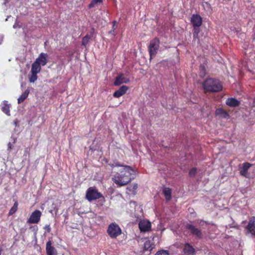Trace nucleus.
<instances>
[{
  "mask_svg": "<svg viewBox=\"0 0 255 255\" xmlns=\"http://www.w3.org/2000/svg\"><path fill=\"white\" fill-rule=\"evenodd\" d=\"M107 233L112 239H115L122 234V230L116 223L110 224L107 229Z\"/></svg>",
  "mask_w": 255,
  "mask_h": 255,
  "instance_id": "20e7f679",
  "label": "nucleus"
},
{
  "mask_svg": "<svg viewBox=\"0 0 255 255\" xmlns=\"http://www.w3.org/2000/svg\"><path fill=\"white\" fill-rule=\"evenodd\" d=\"M251 166L252 164L249 162L243 163L240 169V174L246 177H248V170Z\"/></svg>",
  "mask_w": 255,
  "mask_h": 255,
  "instance_id": "ddd939ff",
  "label": "nucleus"
},
{
  "mask_svg": "<svg viewBox=\"0 0 255 255\" xmlns=\"http://www.w3.org/2000/svg\"><path fill=\"white\" fill-rule=\"evenodd\" d=\"M9 108L10 105L7 104V101H4L2 103L1 109L2 111L8 116L10 115Z\"/></svg>",
  "mask_w": 255,
  "mask_h": 255,
  "instance_id": "412c9836",
  "label": "nucleus"
},
{
  "mask_svg": "<svg viewBox=\"0 0 255 255\" xmlns=\"http://www.w3.org/2000/svg\"><path fill=\"white\" fill-rule=\"evenodd\" d=\"M159 47V41L157 39H154L151 40L148 46V50L150 54V61L151 60L152 57L155 56Z\"/></svg>",
  "mask_w": 255,
  "mask_h": 255,
  "instance_id": "39448f33",
  "label": "nucleus"
},
{
  "mask_svg": "<svg viewBox=\"0 0 255 255\" xmlns=\"http://www.w3.org/2000/svg\"><path fill=\"white\" fill-rule=\"evenodd\" d=\"M191 21L194 27H198L202 23V17L198 14H193L191 18Z\"/></svg>",
  "mask_w": 255,
  "mask_h": 255,
  "instance_id": "1a4fd4ad",
  "label": "nucleus"
},
{
  "mask_svg": "<svg viewBox=\"0 0 255 255\" xmlns=\"http://www.w3.org/2000/svg\"><path fill=\"white\" fill-rule=\"evenodd\" d=\"M183 252L185 255H193L194 254L195 250L192 246L186 243L183 248Z\"/></svg>",
  "mask_w": 255,
  "mask_h": 255,
  "instance_id": "2eb2a0df",
  "label": "nucleus"
},
{
  "mask_svg": "<svg viewBox=\"0 0 255 255\" xmlns=\"http://www.w3.org/2000/svg\"><path fill=\"white\" fill-rule=\"evenodd\" d=\"M226 104L231 107H235L239 105L240 102L233 98H228L226 102Z\"/></svg>",
  "mask_w": 255,
  "mask_h": 255,
  "instance_id": "a211bd4d",
  "label": "nucleus"
},
{
  "mask_svg": "<svg viewBox=\"0 0 255 255\" xmlns=\"http://www.w3.org/2000/svg\"><path fill=\"white\" fill-rule=\"evenodd\" d=\"M139 228L141 232H148L151 230V223L147 220H141L138 223Z\"/></svg>",
  "mask_w": 255,
  "mask_h": 255,
  "instance_id": "0eeeda50",
  "label": "nucleus"
},
{
  "mask_svg": "<svg viewBox=\"0 0 255 255\" xmlns=\"http://www.w3.org/2000/svg\"><path fill=\"white\" fill-rule=\"evenodd\" d=\"M128 90V87L127 86H122L114 93L113 96L116 98H119L124 95Z\"/></svg>",
  "mask_w": 255,
  "mask_h": 255,
  "instance_id": "4468645a",
  "label": "nucleus"
},
{
  "mask_svg": "<svg viewBox=\"0 0 255 255\" xmlns=\"http://www.w3.org/2000/svg\"><path fill=\"white\" fill-rule=\"evenodd\" d=\"M155 255H169V253L166 250H161L157 252Z\"/></svg>",
  "mask_w": 255,
  "mask_h": 255,
  "instance_id": "c85d7f7f",
  "label": "nucleus"
},
{
  "mask_svg": "<svg viewBox=\"0 0 255 255\" xmlns=\"http://www.w3.org/2000/svg\"><path fill=\"white\" fill-rule=\"evenodd\" d=\"M196 168H193L190 170L189 174L190 177H194L196 173Z\"/></svg>",
  "mask_w": 255,
  "mask_h": 255,
  "instance_id": "c756f323",
  "label": "nucleus"
},
{
  "mask_svg": "<svg viewBox=\"0 0 255 255\" xmlns=\"http://www.w3.org/2000/svg\"><path fill=\"white\" fill-rule=\"evenodd\" d=\"M41 212L38 210H35L32 212L27 220V222L29 224H36L38 223L41 216Z\"/></svg>",
  "mask_w": 255,
  "mask_h": 255,
  "instance_id": "423d86ee",
  "label": "nucleus"
},
{
  "mask_svg": "<svg viewBox=\"0 0 255 255\" xmlns=\"http://www.w3.org/2000/svg\"><path fill=\"white\" fill-rule=\"evenodd\" d=\"M248 231L255 236V217H252L249 222L248 225L246 227Z\"/></svg>",
  "mask_w": 255,
  "mask_h": 255,
  "instance_id": "9d476101",
  "label": "nucleus"
},
{
  "mask_svg": "<svg viewBox=\"0 0 255 255\" xmlns=\"http://www.w3.org/2000/svg\"><path fill=\"white\" fill-rule=\"evenodd\" d=\"M163 192L166 199L169 201L171 198V190L169 188H165L163 190Z\"/></svg>",
  "mask_w": 255,
  "mask_h": 255,
  "instance_id": "4be33fe9",
  "label": "nucleus"
},
{
  "mask_svg": "<svg viewBox=\"0 0 255 255\" xmlns=\"http://www.w3.org/2000/svg\"><path fill=\"white\" fill-rule=\"evenodd\" d=\"M115 24H116V22H115V21H114V24H113V26H114H114L115 25Z\"/></svg>",
  "mask_w": 255,
  "mask_h": 255,
  "instance_id": "e433bc0d",
  "label": "nucleus"
},
{
  "mask_svg": "<svg viewBox=\"0 0 255 255\" xmlns=\"http://www.w3.org/2000/svg\"><path fill=\"white\" fill-rule=\"evenodd\" d=\"M129 82V79L126 77L124 74H121L117 77L114 85L115 86H119L123 83H128Z\"/></svg>",
  "mask_w": 255,
  "mask_h": 255,
  "instance_id": "f8f14e48",
  "label": "nucleus"
},
{
  "mask_svg": "<svg viewBox=\"0 0 255 255\" xmlns=\"http://www.w3.org/2000/svg\"><path fill=\"white\" fill-rule=\"evenodd\" d=\"M137 185L134 184L133 186L128 187L127 188V190H128L130 191H131L133 193L135 191V190L137 189Z\"/></svg>",
  "mask_w": 255,
  "mask_h": 255,
  "instance_id": "cd10ccee",
  "label": "nucleus"
},
{
  "mask_svg": "<svg viewBox=\"0 0 255 255\" xmlns=\"http://www.w3.org/2000/svg\"><path fill=\"white\" fill-rule=\"evenodd\" d=\"M18 203L16 202L14 203L13 206L11 208L9 212V215H11L14 214L17 210Z\"/></svg>",
  "mask_w": 255,
  "mask_h": 255,
  "instance_id": "393cba45",
  "label": "nucleus"
},
{
  "mask_svg": "<svg viewBox=\"0 0 255 255\" xmlns=\"http://www.w3.org/2000/svg\"><path fill=\"white\" fill-rule=\"evenodd\" d=\"M29 92L30 90L29 89V88H27L18 98V103L19 104L23 102L27 98Z\"/></svg>",
  "mask_w": 255,
  "mask_h": 255,
  "instance_id": "aec40b11",
  "label": "nucleus"
},
{
  "mask_svg": "<svg viewBox=\"0 0 255 255\" xmlns=\"http://www.w3.org/2000/svg\"><path fill=\"white\" fill-rule=\"evenodd\" d=\"M115 167H119L112 178L118 186L126 185L135 178L136 171L131 167L120 164H116Z\"/></svg>",
  "mask_w": 255,
  "mask_h": 255,
  "instance_id": "f257e3e1",
  "label": "nucleus"
},
{
  "mask_svg": "<svg viewBox=\"0 0 255 255\" xmlns=\"http://www.w3.org/2000/svg\"><path fill=\"white\" fill-rule=\"evenodd\" d=\"M187 228L194 235H196L198 237H201L202 234L200 230L196 228L194 226L192 225H188Z\"/></svg>",
  "mask_w": 255,
  "mask_h": 255,
  "instance_id": "f3484780",
  "label": "nucleus"
},
{
  "mask_svg": "<svg viewBox=\"0 0 255 255\" xmlns=\"http://www.w3.org/2000/svg\"><path fill=\"white\" fill-rule=\"evenodd\" d=\"M254 105H255V97L254 100Z\"/></svg>",
  "mask_w": 255,
  "mask_h": 255,
  "instance_id": "c9c22d12",
  "label": "nucleus"
},
{
  "mask_svg": "<svg viewBox=\"0 0 255 255\" xmlns=\"http://www.w3.org/2000/svg\"><path fill=\"white\" fill-rule=\"evenodd\" d=\"M90 39H91V37L89 35H86V36H85L83 38L82 41V45L84 46H86L87 45V44L88 43V42H89V40Z\"/></svg>",
  "mask_w": 255,
  "mask_h": 255,
  "instance_id": "a878e982",
  "label": "nucleus"
},
{
  "mask_svg": "<svg viewBox=\"0 0 255 255\" xmlns=\"http://www.w3.org/2000/svg\"><path fill=\"white\" fill-rule=\"evenodd\" d=\"M60 205V201L59 200H55L52 203L51 209L50 210V212L51 213L54 212L55 214L56 215L58 212Z\"/></svg>",
  "mask_w": 255,
  "mask_h": 255,
  "instance_id": "dca6fc26",
  "label": "nucleus"
},
{
  "mask_svg": "<svg viewBox=\"0 0 255 255\" xmlns=\"http://www.w3.org/2000/svg\"><path fill=\"white\" fill-rule=\"evenodd\" d=\"M144 249L145 251H150L152 249L151 244L150 241H146L144 243Z\"/></svg>",
  "mask_w": 255,
  "mask_h": 255,
  "instance_id": "b1692460",
  "label": "nucleus"
},
{
  "mask_svg": "<svg viewBox=\"0 0 255 255\" xmlns=\"http://www.w3.org/2000/svg\"><path fill=\"white\" fill-rule=\"evenodd\" d=\"M203 86L205 92H216L221 91L222 85L220 82L216 79H208L203 83Z\"/></svg>",
  "mask_w": 255,
  "mask_h": 255,
  "instance_id": "f03ea898",
  "label": "nucleus"
},
{
  "mask_svg": "<svg viewBox=\"0 0 255 255\" xmlns=\"http://www.w3.org/2000/svg\"><path fill=\"white\" fill-rule=\"evenodd\" d=\"M103 0H93L91 3L89 4V7H92L95 6V4L98 3H101Z\"/></svg>",
  "mask_w": 255,
  "mask_h": 255,
  "instance_id": "bb28decb",
  "label": "nucleus"
},
{
  "mask_svg": "<svg viewBox=\"0 0 255 255\" xmlns=\"http://www.w3.org/2000/svg\"><path fill=\"white\" fill-rule=\"evenodd\" d=\"M8 148H11V143L10 142L8 143Z\"/></svg>",
  "mask_w": 255,
  "mask_h": 255,
  "instance_id": "72a5a7b5",
  "label": "nucleus"
},
{
  "mask_svg": "<svg viewBox=\"0 0 255 255\" xmlns=\"http://www.w3.org/2000/svg\"><path fill=\"white\" fill-rule=\"evenodd\" d=\"M117 164H116L115 165L114 164H113L112 165V167L113 168V170H116V172H117V170L119 168V167H115V166Z\"/></svg>",
  "mask_w": 255,
  "mask_h": 255,
  "instance_id": "2f4dec72",
  "label": "nucleus"
},
{
  "mask_svg": "<svg viewBox=\"0 0 255 255\" xmlns=\"http://www.w3.org/2000/svg\"><path fill=\"white\" fill-rule=\"evenodd\" d=\"M102 197V194L98 192V190L95 187L89 188L86 191V199L89 202L98 199Z\"/></svg>",
  "mask_w": 255,
  "mask_h": 255,
  "instance_id": "7ed1b4c3",
  "label": "nucleus"
},
{
  "mask_svg": "<svg viewBox=\"0 0 255 255\" xmlns=\"http://www.w3.org/2000/svg\"><path fill=\"white\" fill-rule=\"evenodd\" d=\"M46 252L47 255H57V252L55 248L52 246V242L49 241L46 245Z\"/></svg>",
  "mask_w": 255,
  "mask_h": 255,
  "instance_id": "9b49d317",
  "label": "nucleus"
},
{
  "mask_svg": "<svg viewBox=\"0 0 255 255\" xmlns=\"http://www.w3.org/2000/svg\"><path fill=\"white\" fill-rule=\"evenodd\" d=\"M16 27H17V26H16V24H14V25H13V27H14V28H16Z\"/></svg>",
  "mask_w": 255,
  "mask_h": 255,
  "instance_id": "4c0bfd02",
  "label": "nucleus"
},
{
  "mask_svg": "<svg viewBox=\"0 0 255 255\" xmlns=\"http://www.w3.org/2000/svg\"><path fill=\"white\" fill-rule=\"evenodd\" d=\"M35 62L40 66H45L48 62V55L47 53H41L36 59Z\"/></svg>",
  "mask_w": 255,
  "mask_h": 255,
  "instance_id": "6e6552de",
  "label": "nucleus"
},
{
  "mask_svg": "<svg viewBox=\"0 0 255 255\" xmlns=\"http://www.w3.org/2000/svg\"><path fill=\"white\" fill-rule=\"evenodd\" d=\"M44 229L47 230L48 233H49L51 231V228H50V225H46L44 227Z\"/></svg>",
  "mask_w": 255,
  "mask_h": 255,
  "instance_id": "7c9ffc66",
  "label": "nucleus"
},
{
  "mask_svg": "<svg viewBox=\"0 0 255 255\" xmlns=\"http://www.w3.org/2000/svg\"><path fill=\"white\" fill-rule=\"evenodd\" d=\"M2 40H3V38H2V37H0V44L1 43V42L2 41Z\"/></svg>",
  "mask_w": 255,
  "mask_h": 255,
  "instance_id": "f704fd0d",
  "label": "nucleus"
},
{
  "mask_svg": "<svg viewBox=\"0 0 255 255\" xmlns=\"http://www.w3.org/2000/svg\"><path fill=\"white\" fill-rule=\"evenodd\" d=\"M41 69V66L34 61L31 65V73L38 74L40 73Z\"/></svg>",
  "mask_w": 255,
  "mask_h": 255,
  "instance_id": "6ab92c4d",
  "label": "nucleus"
},
{
  "mask_svg": "<svg viewBox=\"0 0 255 255\" xmlns=\"http://www.w3.org/2000/svg\"><path fill=\"white\" fill-rule=\"evenodd\" d=\"M223 110L222 109H218L217 111H216V113L217 114H219L221 112H223Z\"/></svg>",
  "mask_w": 255,
  "mask_h": 255,
  "instance_id": "473e14b6",
  "label": "nucleus"
},
{
  "mask_svg": "<svg viewBox=\"0 0 255 255\" xmlns=\"http://www.w3.org/2000/svg\"><path fill=\"white\" fill-rule=\"evenodd\" d=\"M36 73H31V75L28 76L29 81L30 83H34L37 79V76Z\"/></svg>",
  "mask_w": 255,
  "mask_h": 255,
  "instance_id": "5701e85b",
  "label": "nucleus"
}]
</instances>
